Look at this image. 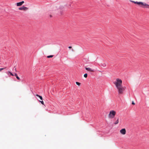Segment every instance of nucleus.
I'll list each match as a JSON object with an SVG mask.
<instances>
[{
    "mask_svg": "<svg viewBox=\"0 0 149 149\" xmlns=\"http://www.w3.org/2000/svg\"><path fill=\"white\" fill-rule=\"evenodd\" d=\"M14 74H15V76L16 77H17L18 76L17 75L16 73H15Z\"/></svg>",
    "mask_w": 149,
    "mask_h": 149,
    "instance_id": "18",
    "label": "nucleus"
},
{
    "mask_svg": "<svg viewBox=\"0 0 149 149\" xmlns=\"http://www.w3.org/2000/svg\"><path fill=\"white\" fill-rule=\"evenodd\" d=\"M36 96L39 97L41 100H42V98L41 96H40L38 94L36 95Z\"/></svg>",
    "mask_w": 149,
    "mask_h": 149,
    "instance_id": "9",
    "label": "nucleus"
},
{
    "mask_svg": "<svg viewBox=\"0 0 149 149\" xmlns=\"http://www.w3.org/2000/svg\"><path fill=\"white\" fill-rule=\"evenodd\" d=\"M102 66H103V67H105L106 66V65L105 63H104L102 64Z\"/></svg>",
    "mask_w": 149,
    "mask_h": 149,
    "instance_id": "11",
    "label": "nucleus"
},
{
    "mask_svg": "<svg viewBox=\"0 0 149 149\" xmlns=\"http://www.w3.org/2000/svg\"><path fill=\"white\" fill-rule=\"evenodd\" d=\"M4 69H5V68H0V71H1V70H3Z\"/></svg>",
    "mask_w": 149,
    "mask_h": 149,
    "instance_id": "17",
    "label": "nucleus"
},
{
    "mask_svg": "<svg viewBox=\"0 0 149 149\" xmlns=\"http://www.w3.org/2000/svg\"><path fill=\"white\" fill-rule=\"evenodd\" d=\"M117 89L119 95L123 94L126 89L125 86H123L122 85V81L119 79L117 78L116 80L113 82Z\"/></svg>",
    "mask_w": 149,
    "mask_h": 149,
    "instance_id": "1",
    "label": "nucleus"
},
{
    "mask_svg": "<svg viewBox=\"0 0 149 149\" xmlns=\"http://www.w3.org/2000/svg\"><path fill=\"white\" fill-rule=\"evenodd\" d=\"M84 77L86 78H87V73L84 74Z\"/></svg>",
    "mask_w": 149,
    "mask_h": 149,
    "instance_id": "13",
    "label": "nucleus"
},
{
    "mask_svg": "<svg viewBox=\"0 0 149 149\" xmlns=\"http://www.w3.org/2000/svg\"><path fill=\"white\" fill-rule=\"evenodd\" d=\"M68 48H69V49H70V48H72V47L71 46H69L68 47Z\"/></svg>",
    "mask_w": 149,
    "mask_h": 149,
    "instance_id": "22",
    "label": "nucleus"
},
{
    "mask_svg": "<svg viewBox=\"0 0 149 149\" xmlns=\"http://www.w3.org/2000/svg\"><path fill=\"white\" fill-rule=\"evenodd\" d=\"M24 1H22L20 2L17 3H16V5L17 6H21L24 3Z\"/></svg>",
    "mask_w": 149,
    "mask_h": 149,
    "instance_id": "6",
    "label": "nucleus"
},
{
    "mask_svg": "<svg viewBox=\"0 0 149 149\" xmlns=\"http://www.w3.org/2000/svg\"><path fill=\"white\" fill-rule=\"evenodd\" d=\"M132 104L133 105H134L135 104V103L133 101H132Z\"/></svg>",
    "mask_w": 149,
    "mask_h": 149,
    "instance_id": "21",
    "label": "nucleus"
},
{
    "mask_svg": "<svg viewBox=\"0 0 149 149\" xmlns=\"http://www.w3.org/2000/svg\"><path fill=\"white\" fill-rule=\"evenodd\" d=\"M76 84L77 85H78L79 86L80 85V83H79V82H76Z\"/></svg>",
    "mask_w": 149,
    "mask_h": 149,
    "instance_id": "14",
    "label": "nucleus"
},
{
    "mask_svg": "<svg viewBox=\"0 0 149 149\" xmlns=\"http://www.w3.org/2000/svg\"><path fill=\"white\" fill-rule=\"evenodd\" d=\"M8 73H9L10 74V75H11V76H14V75L11 72H10V71H8Z\"/></svg>",
    "mask_w": 149,
    "mask_h": 149,
    "instance_id": "15",
    "label": "nucleus"
},
{
    "mask_svg": "<svg viewBox=\"0 0 149 149\" xmlns=\"http://www.w3.org/2000/svg\"><path fill=\"white\" fill-rule=\"evenodd\" d=\"M53 55H50V56H47V58H52V57H53Z\"/></svg>",
    "mask_w": 149,
    "mask_h": 149,
    "instance_id": "12",
    "label": "nucleus"
},
{
    "mask_svg": "<svg viewBox=\"0 0 149 149\" xmlns=\"http://www.w3.org/2000/svg\"><path fill=\"white\" fill-rule=\"evenodd\" d=\"M116 114L115 111L113 110L111 111L109 114L108 116L109 118H113Z\"/></svg>",
    "mask_w": 149,
    "mask_h": 149,
    "instance_id": "2",
    "label": "nucleus"
},
{
    "mask_svg": "<svg viewBox=\"0 0 149 149\" xmlns=\"http://www.w3.org/2000/svg\"><path fill=\"white\" fill-rule=\"evenodd\" d=\"M16 77L18 80H19L20 79L19 78L18 76L17 77Z\"/></svg>",
    "mask_w": 149,
    "mask_h": 149,
    "instance_id": "19",
    "label": "nucleus"
},
{
    "mask_svg": "<svg viewBox=\"0 0 149 149\" xmlns=\"http://www.w3.org/2000/svg\"><path fill=\"white\" fill-rule=\"evenodd\" d=\"M86 70L91 72H93L94 70L90 68H85Z\"/></svg>",
    "mask_w": 149,
    "mask_h": 149,
    "instance_id": "8",
    "label": "nucleus"
},
{
    "mask_svg": "<svg viewBox=\"0 0 149 149\" xmlns=\"http://www.w3.org/2000/svg\"><path fill=\"white\" fill-rule=\"evenodd\" d=\"M131 1L135 4H137L139 5H141V4H143V2H137V1Z\"/></svg>",
    "mask_w": 149,
    "mask_h": 149,
    "instance_id": "7",
    "label": "nucleus"
},
{
    "mask_svg": "<svg viewBox=\"0 0 149 149\" xmlns=\"http://www.w3.org/2000/svg\"><path fill=\"white\" fill-rule=\"evenodd\" d=\"M120 133L123 135H125L126 133V130L125 128L122 129L120 130Z\"/></svg>",
    "mask_w": 149,
    "mask_h": 149,
    "instance_id": "4",
    "label": "nucleus"
},
{
    "mask_svg": "<svg viewBox=\"0 0 149 149\" xmlns=\"http://www.w3.org/2000/svg\"><path fill=\"white\" fill-rule=\"evenodd\" d=\"M19 10H22L23 11H26L28 9V8L25 7L24 6H23L21 7H20L19 8Z\"/></svg>",
    "mask_w": 149,
    "mask_h": 149,
    "instance_id": "3",
    "label": "nucleus"
},
{
    "mask_svg": "<svg viewBox=\"0 0 149 149\" xmlns=\"http://www.w3.org/2000/svg\"><path fill=\"white\" fill-rule=\"evenodd\" d=\"M39 102H40L42 104L44 105V102H43V101H39Z\"/></svg>",
    "mask_w": 149,
    "mask_h": 149,
    "instance_id": "16",
    "label": "nucleus"
},
{
    "mask_svg": "<svg viewBox=\"0 0 149 149\" xmlns=\"http://www.w3.org/2000/svg\"><path fill=\"white\" fill-rule=\"evenodd\" d=\"M144 6V7L149 8V5L146 4V3H144L143 2V4H141V6Z\"/></svg>",
    "mask_w": 149,
    "mask_h": 149,
    "instance_id": "5",
    "label": "nucleus"
},
{
    "mask_svg": "<svg viewBox=\"0 0 149 149\" xmlns=\"http://www.w3.org/2000/svg\"><path fill=\"white\" fill-rule=\"evenodd\" d=\"M118 122H119V120H118V118L117 119V120L114 123V124L115 125H116V124H118Z\"/></svg>",
    "mask_w": 149,
    "mask_h": 149,
    "instance_id": "10",
    "label": "nucleus"
},
{
    "mask_svg": "<svg viewBox=\"0 0 149 149\" xmlns=\"http://www.w3.org/2000/svg\"><path fill=\"white\" fill-rule=\"evenodd\" d=\"M14 68H15V72H16L17 71L16 68L15 67H14Z\"/></svg>",
    "mask_w": 149,
    "mask_h": 149,
    "instance_id": "20",
    "label": "nucleus"
}]
</instances>
